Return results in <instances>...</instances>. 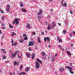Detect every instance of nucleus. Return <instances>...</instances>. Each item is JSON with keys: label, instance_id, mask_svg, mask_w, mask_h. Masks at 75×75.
I'll return each instance as SVG.
<instances>
[{"label": "nucleus", "instance_id": "423d86ee", "mask_svg": "<svg viewBox=\"0 0 75 75\" xmlns=\"http://www.w3.org/2000/svg\"><path fill=\"white\" fill-rule=\"evenodd\" d=\"M61 3L62 6H63L64 7H66V6H67V3H66L65 2L63 1Z\"/></svg>", "mask_w": 75, "mask_h": 75}, {"label": "nucleus", "instance_id": "58836bf2", "mask_svg": "<svg viewBox=\"0 0 75 75\" xmlns=\"http://www.w3.org/2000/svg\"><path fill=\"white\" fill-rule=\"evenodd\" d=\"M23 37H26V34L24 33L23 34Z\"/></svg>", "mask_w": 75, "mask_h": 75}, {"label": "nucleus", "instance_id": "1a4fd4ad", "mask_svg": "<svg viewBox=\"0 0 75 75\" xmlns=\"http://www.w3.org/2000/svg\"><path fill=\"white\" fill-rule=\"evenodd\" d=\"M35 57V54L34 53H33L32 54V59H34V57Z\"/></svg>", "mask_w": 75, "mask_h": 75}, {"label": "nucleus", "instance_id": "6e6552de", "mask_svg": "<svg viewBox=\"0 0 75 75\" xmlns=\"http://www.w3.org/2000/svg\"><path fill=\"white\" fill-rule=\"evenodd\" d=\"M42 13V11L41 10H40V12L37 13V15H41Z\"/></svg>", "mask_w": 75, "mask_h": 75}, {"label": "nucleus", "instance_id": "79ce46f5", "mask_svg": "<svg viewBox=\"0 0 75 75\" xmlns=\"http://www.w3.org/2000/svg\"><path fill=\"white\" fill-rule=\"evenodd\" d=\"M9 7H10V5H7V8H9Z\"/></svg>", "mask_w": 75, "mask_h": 75}, {"label": "nucleus", "instance_id": "09e8293b", "mask_svg": "<svg viewBox=\"0 0 75 75\" xmlns=\"http://www.w3.org/2000/svg\"><path fill=\"white\" fill-rule=\"evenodd\" d=\"M59 36H57V40H59Z\"/></svg>", "mask_w": 75, "mask_h": 75}, {"label": "nucleus", "instance_id": "13d9d810", "mask_svg": "<svg viewBox=\"0 0 75 75\" xmlns=\"http://www.w3.org/2000/svg\"><path fill=\"white\" fill-rule=\"evenodd\" d=\"M5 62H6V63H8V61H6Z\"/></svg>", "mask_w": 75, "mask_h": 75}, {"label": "nucleus", "instance_id": "e433bc0d", "mask_svg": "<svg viewBox=\"0 0 75 75\" xmlns=\"http://www.w3.org/2000/svg\"><path fill=\"white\" fill-rule=\"evenodd\" d=\"M47 40V38H44V40H45V42H47V40Z\"/></svg>", "mask_w": 75, "mask_h": 75}, {"label": "nucleus", "instance_id": "de8ad7c7", "mask_svg": "<svg viewBox=\"0 0 75 75\" xmlns=\"http://www.w3.org/2000/svg\"><path fill=\"white\" fill-rule=\"evenodd\" d=\"M15 23L16 22H15V21H14L12 23V24L13 25V24H15Z\"/></svg>", "mask_w": 75, "mask_h": 75}, {"label": "nucleus", "instance_id": "49530a36", "mask_svg": "<svg viewBox=\"0 0 75 75\" xmlns=\"http://www.w3.org/2000/svg\"><path fill=\"white\" fill-rule=\"evenodd\" d=\"M4 16L2 17V20H4Z\"/></svg>", "mask_w": 75, "mask_h": 75}, {"label": "nucleus", "instance_id": "c85d7f7f", "mask_svg": "<svg viewBox=\"0 0 75 75\" xmlns=\"http://www.w3.org/2000/svg\"><path fill=\"white\" fill-rule=\"evenodd\" d=\"M50 26H51V25H49L48 26V27H47V30H48L50 29Z\"/></svg>", "mask_w": 75, "mask_h": 75}, {"label": "nucleus", "instance_id": "412c9836", "mask_svg": "<svg viewBox=\"0 0 75 75\" xmlns=\"http://www.w3.org/2000/svg\"><path fill=\"white\" fill-rule=\"evenodd\" d=\"M46 40H47V41L49 42L50 41V38L48 37H47V38H46Z\"/></svg>", "mask_w": 75, "mask_h": 75}, {"label": "nucleus", "instance_id": "338daca9", "mask_svg": "<svg viewBox=\"0 0 75 75\" xmlns=\"http://www.w3.org/2000/svg\"><path fill=\"white\" fill-rule=\"evenodd\" d=\"M69 65H72V63H70Z\"/></svg>", "mask_w": 75, "mask_h": 75}, {"label": "nucleus", "instance_id": "c03bdc74", "mask_svg": "<svg viewBox=\"0 0 75 75\" xmlns=\"http://www.w3.org/2000/svg\"><path fill=\"white\" fill-rule=\"evenodd\" d=\"M1 25H2V26H3V27L5 26V25L4 24H2Z\"/></svg>", "mask_w": 75, "mask_h": 75}, {"label": "nucleus", "instance_id": "774afa93", "mask_svg": "<svg viewBox=\"0 0 75 75\" xmlns=\"http://www.w3.org/2000/svg\"><path fill=\"white\" fill-rule=\"evenodd\" d=\"M1 33V31L0 30V34Z\"/></svg>", "mask_w": 75, "mask_h": 75}, {"label": "nucleus", "instance_id": "ea45409f", "mask_svg": "<svg viewBox=\"0 0 75 75\" xmlns=\"http://www.w3.org/2000/svg\"><path fill=\"white\" fill-rule=\"evenodd\" d=\"M42 59H43L44 60H45V59H46L45 57H43L42 58Z\"/></svg>", "mask_w": 75, "mask_h": 75}, {"label": "nucleus", "instance_id": "4c0bfd02", "mask_svg": "<svg viewBox=\"0 0 75 75\" xmlns=\"http://www.w3.org/2000/svg\"><path fill=\"white\" fill-rule=\"evenodd\" d=\"M21 7H22L23 6V3L21 2Z\"/></svg>", "mask_w": 75, "mask_h": 75}, {"label": "nucleus", "instance_id": "9d476101", "mask_svg": "<svg viewBox=\"0 0 75 75\" xmlns=\"http://www.w3.org/2000/svg\"><path fill=\"white\" fill-rule=\"evenodd\" d=\"M26 55L27 57H28V58L30 57V54H29L27 53L26 54Z\"/></svg>", "mask_w": 75, "mask_h": 75}, {"label": "nucleus", "instance_id": "39448f33", "mask_svg": "<svg viewBox=\"0 0 75 75\" xmlns=\"http://www.w3.org/2000/svg\"><path fill=\"white\" fill-rule=\"evenodd\" d=\"M20 20V19L18 18H15L14 20V21L15 22L16 24H18V21Z\"/></svg>", "mask_w": 75, "mask_h": 75}, {"label": "nucleus", "instance_id": "a211bd4d", "mask_svg": "<svg viewBox=\"0 0 75 75\" xmlns=\"http://www.w3.org/2000/svg\"><path fill=\"white\" fill-rule=\"evenodd\" d=\"M38 43H41V40H40V38H38Z\"/></svg>", "mask_w": 75, "mask_h": 75}, {"label": "nucleus", "instance_id": "f8f14e48", "mask_svg": "<svg viewBox=\"0 0 75 75\" xmlns=\"http://www.w3.org/2000/svg\"><path fill=\"white\" fill-rule=\"evenodd\" d=\"M59 49H60V50H62L63 51H65V50H64L62 49L61 46L60 45H59Z\"/></svg>", "mask_w": 75, "mask_h": 75}, {"label": "nucleus", "instance_id": "cd10ccee", "mask_svg": "<svg viewBox=\"0 0 75 75\" xmlns=\"http://www.w3.org/2000/svg\"><path fill=\"white\" fill-rule=\"evenodd\" d=\"M23 56V54H22V53H21V56L20 57L18 55V58H21V56Z\"/></svg>", "mask_w": 75, "mask_h": 75}, {"label": "nucleus", "instance_id": "3c124183", "mask_svg": "<svg viewBox=\"0 0 75 75\" xmlns=\"http://www.w3.org/2000/svg\"><path fill=\"white\" fill-rule=\"evenodd\" d=\"M58 25H59L60 26H61V23H58Z\"/></svg>", "mask_w": 75, "mask_h": 75}, {"label": "nucleus", "instance_id": "c756f323", "mask_svg": "<svg viewBox=\"0 0 75 75\" xmlns=\"http://www.w3.org/2000/svg\"><path fill=\"white\" fill-rule=\"evenodd\" d=\"M38 20H40V19H41V17L40 16H39L38 17Z\"/></svg>", "mask_w": 75, "mask_h": 75}, {"label": "nucleus", "instance_id": "f3484780", "mask_svg": "<svg viewBox=\"0 0 75 75\" xmlns=\"http://www.w3.org/2000/svg\"><path fill=\"white\" fill-rule=\"evenodd\" d=\"M67 54H68L69 55V56H71V52H70L68 51H67Z\"/></svg>", "mask_w": 75, "mask_h": 75}, {"label": "nucleus", "instance_id": "20e7f679", "mask_svg": "<svg viewBox=\"0 0 75 75\" xmlns=\"http://www.w3.org/2000/svg\"><path fill=\"white\" fill-rule=\"evenodd\" d=\"M33 45H34V42L31 41L30 42L29 45H28V47L33 46Z\"/></svg>", "mask_w": 75, "mask_h": 75}, {"label": "nucleus", "instance_id": "0eeeda50", "mask_svg": "<svg viewBox=\"0 0 75 75\" xmlns=\"http://www.w3.org/2000/svg\"><path fill=\"white\" fill-rule=\"evenodd\" d=\"M26 27L27 28H28V29H30L31 28V27L30 26V24L28 23L26 25Z\"/></svg>", "mask_w": 75, "mask_h": 75}, {"label": "nucleus", "instance_id": "a878e982", "mask_svg": "<svg viewBox=\"0 0 75 75\" xmlns=\"http://www.w3.org/2000/svg\"><path fill=\"white\" fill-rule=\"evenodd\" d=\"M59 42H62V40L61 39H59Z\"/></svg>", "mask_w": 75, "mask_h": 75}, {"label": "nucleus", "instance_id": "4be33fe9", "mask_svg": "<svg viewBox=\"0 0 75 75\" xmlns=\"http://www.w3.org/2000/svg\"><path fill=\"white\" fill-rule=\"evenodd\" d=\"M41 53L42 55H43V56H45V53L44 52H41Z\"/></svg>", "mask_w": 75, "mask_h": 75}, {"label": "nucleus", "instance_id": "5701e85b", "mask_svg": "<svg viewBox=\"0 0 75 75\" xmlns=\"http://www.w3.org/2000/svg\"><path fill=\"white\" fill-rule=\"evenodd\" d=\"M9 27L10 28H13V27L12 26V25H11L10 23H9Z\"/></svg>", "mask_w": 75, "mask_h": 75}, {"label": "nucleus", "instance_id": "37998d69", "mask_svg": "<svg viewBox=\"0 0 75 75\" xmlns=\"http://www.w3.org/2000/svg\"><path fill=\"white\" fill-rule=\"evenodd\" d=\"M32 34H33V35H35V32H33L32 33Z\"/></svg>", "mask_w": 75, "mask_h": 75}, {"label": "nucleus", "instance_id": "f704fd0d", "mask_svg": "<svg viewBox=\"0 0 75 75\" xmlns=\"http://www.w3.org/2000/svg\"><path fill=\"white\" fill-rule=\"evenodd\" d=\"M21 74H22V75H25V72H22L21 73Z\"/></svg>", "mask_w": 75, "mask_h": 75}, {"label": "nucleus", "instance_id": "680f3d73", "mask_svg": "<svg viewBox=\"0 0 75 75\" xmlns=\"http://www.w3.org/2000/svg\"><path fill=\"white\" fill-rule=\"evenodd\" d=\"M70 45H71V47H73V44H71Z\"/></svg>", "mask_w": 75, "mask_h": 75}, {"label": "nucleus", "instance_id": "bf43d9fd", "mask_svg": "<svg viewBox=\"0 0 75 75\" xmlns=\"http://www.w3.org/2000/svg\"><path fill=\"white\" fill-rule=\"evenodd\" d=\"M50 59V57H48V60H49V59Z\"/></svg>", "mask_w": 75, "mask_h": 75}, {"label": "nucleus", "instance_id": "72a5a7b5", "mask_svg": "<svg viewBox=\"0 0 75 75\" xmlns=\"http://www.w3.org/2000/svg\"><path fill=\"white\" fill-rule=\"evenodd\" d=\"M3 59H6V57L4 56V55H3Z\"/></svg>", "mask_w": 75, "mask_h": 75}, {"label": "nucleus", "instance_id": "864d4df0", "mask_svg": "<svg viewBox=\"0 0 75 75\" xmlns=\"http://www.w3.org/2000/svg\"><path fill=\"white\" fill-rule=\"evenodd\" d=\"M41 34L42 35H44V33L42 32L41 33Z\"/></svg>", "mask_w": 75, "mask_h": 75}, {"label": "nucleus", "instance_id": "4468645a", "mask_svg": "<svg viewBox=\"0 0 75 75\" xmlns=\"http://www.w3.org/2000/svg\"><path fill=\"white\" fill-rule=\"evenodd\" d=\"M37 61L39 62H40V64H42V62H41V61L38 58L37 59Z\"/></svg>", "mask_w": 75, "mask_h": 75}, {"label": "nucleus", "instance_id": "a18cd8bd", "mask_svg": "<svg viewBox=\"0 0 75 75\" xmlns=\"http://www.w3.org/2000/svg\"><path fill=\"white\" fill-rule=\"evenodd\" d=\"M70 13L71 14H72L73 12H72V11H70Z\"/></svg>", "mask_w": 75, "mask_h": 75}, {"label": "nucleus", "instance_id": "f03ea898", "mask_svg": "<svg viewBox=\"0 0 75 75\" xmlns=\"http://www.w3.org/2000/svg\"><path fill=\"white\" fill-rule=\"evenodd\" d=\"M36 62L35 68L36 69H38L40 68V64L37 62Z\"/></svg>", "mask_w": 75, "mask_h": 75}, {"label": "nucleus", "instance_id": "052dcab7", "mask_svg": "<svg viewBox=\"0 0 75 75\" xmlns=\"http://www.w3.org/2000/svg\"><path fill=\"white\" fill-rule=\"evenodd\" d=\"M48 47H49V48H50V47H51V46L50 45H48Z\"/></svg>", "mask_w": 75, "mask_h": 75}, {"label": "nucleus", "instance_id": "393cba45", "mask_svg": "<svg viewBox=\"0 0 75 75\" xmlns=\"http://www.w3.org/2000/svg\"><path fill=\"white\" fill-rule=\"evenodd\" d=\"M23 39L24 40H27L28 38H27V37L26 36Z\"/></svg>", "mask_w": 75, "mask_h": 75}, {"label": "nucleus", "instance_id": "4d7b16f0", "mask_svg": "<svg viewBox=\"0 0 75 75\" xmlns=\"http://www.w3.org/2000/svg\"><path fill=\"white\" fill-rule=\"evenodd\" d=\"M13 42H14V41L13 40H12L11 43H13Z\"/></svg>", "mask_w": 75, "mask_h": 75}, {"label": "nucleus", "instance_id": "69168bd1", "mask_svg": "<svg viewBox=\"0 0 75 75\" xmlns=\"http://www.w3.org/2000/svg\"><path fill=\"white\" fill-rule=\"evenodd\" d=\"M50 11H53L52 9H50Z\"/></svg>", "mask_w": 75, "mask_h": 75}, {"label": "nucleus", "instance_id": "e2e57ef3", "mask_svg": "<svg viewBox=\"0 0 75 75\" xmlns=\"http://www.w3.org/2000/svg\"><path fill=\"white\" fill-rule=\"evenodd\" d=\"M10 75H12V73H10Z\"/></svg>", "mask_w": 75, "mask_h": 75}, {"label": "nucleus", "instance_id": "0e129e2a", "mask_svg": "<svg viewBox=\"0 0 75 75\" xmlns=\"http://www.w3.org/2000/svg\"><path fill=\"white\" fill-rule=\"evenodd\" d=\"M70 35L71 37H72V34L71 33H70Z\"/></svg>", "mask_w": 75, "mask_h": 75}, {"label": "nucleus", "instance_id": "5fc2aeb1", "mask_svg": "<svg viewBox=\"0 0 75 75\" xmlns=\"http://www.w3.org/2000/svg\"><path fill=\"white\" fill-rule=\"evenodd\" d=\"M1 51H4V49H2V50H1Z\"/></svg>", "mask_w": 75, "mask_h": 75}, {"label": "nucleus", "instance_id": "7ed1b4c3", "mask_svg": "<svg viewBox=\"0 0 75 75\" xmlns=\"http://www.w3.org/2000/svg\"><path fill=\"white\" fill-rule=\"evenodd\" d=\"M17 53V51H16L14 54L13 53H11V55L13 58H14V57H16V56Z\"/></svg>", "mask_w": 75, "mask_h": 75}, {"label": "nucleus", "instance_id": "6e6d98bb", "mask_svg": "<svg viewBox=\"0 0 75 75\" xmlns=\"http://www.w3.org/2000/svg\"><path fill=\"white\" fill-rule=\"evenodd\" d=\"M2 39H4V36L3 35H2Z\"/></svg>", "mask_w": 75, "mask_h": 75}, {"label": "nucleus", "instance_id": "2eb2a0df", "mask_svg": "<svg viewBox=\"0 0 75 75\" xmlns=\"http://www.w3.org/2000/svg\"><path fill=\"white\" fill-rule=\"evenodd\" d=\"M22 11L24 13L26 12V10L24 9V8H22L21 9Z\"/></svg>", "mask_w": 75, "mask_h": 75}, {"label": "nucleus", "instance_id": "603ef678", "mask_svg": "<svg viewBox=\"0 0 75 75\" xmlns=\"http://www.w3.org/2000/svg\"><path fill=\"white\" fill-rule=\"evenodd\" d=\"M73 33L75 35V32L74 31H73Z\"/></svg>", "mask_w": 75, "mask_h": 75}, {"label": "nucleus", "instance_id": "7c9ffc66", "mask_svg": "<svg viewBox=\"0 0 75 75\" xmlns=\"http://www.w3.org/2000/svg\"><path fill=\"white\" fill-rule=\"evenodd\" d=\"M9 8H7L6 9V11L7 12H9Z\"/></svg>", "mask_w": 75, "mask_h": 75}, {"label": "nucleus", "instance_id": "8fccbe9b", "mask_svg": "<svg viewBox=\"0 0 75 75\" xmlns=\"http://www.w3.org/2000/svg\"><path fill=\"white\" fill-rule=\"evenodd\" d=\"M29 51H31V48H29Z\"/></svg>", "mask_w": 75, "mask_h": 75}, {"label": "nucleus", "instance_id": "a19ab883", "mask_svg": "<svg viewBox=\"0 0 75 75\" xmlns=\"http://www.w3.org/2000/svg\"><path fill=\"white\" fill-rule=\"evenodd\" d=\"M54 59H54V57H52V61H54Z\"/></svg>", "mask_w": 75, "mask_h": 75}, {"label": "nucleus", "instance_id": "ddd939ff", "mask_svg": "<svg viewBox=\"0 0 75 75\" xmlns=\"http://www.w3.org/2000/svg\"><path fill=\"white\" fill-rule=\"evenodd\" d=\"M19 42L20 43H22L23 42H24V40L23 39H21L19 40Z\"/></svg>", "mask_w": 75, "mask_h": 75}, {"label": "nucleus", "instance_id": "b1692460", "mask_svg": "<svg viewBox=\"0 0 75 75\" xmlns=\"http://www.w3.org/2000/svg\"><path fill=\"white\" fill-rule=\"evenodd\" d=\"M16 33H14V32H13L12 34H11V35L12 37H13L14 35H16Z\"/></svg>", "mask_w": 75, "mask_h": 75}, {"label": "nucleus", "instance_id": "f257e3e1", "mask_svg": "<svg viewBox=\"0 0 75 75\" xmlns=\"http://www.w3.org/2000/svg\"><path fill=\"white\" fill-rule=\"evenodd\" d=\"M65 68H67V69H70V72L71 74H74V71H71L72 70V69L71 67H70L69 66H66L65 67Z\"/></svg>", "mask_w": 75, "mask_h": 75}, {"label": "nucleus", "instance_id": "9b49d317", "mask_svg": "<svg viewBox=\"0 0 75 75\" xmlns=\"http://www.w3.org/2000/svg\"><path fill=\"white\" fill-rule=\"evenodd\" d=\"M52 25L53 27H55L56 26V24L54 22H53L52 23Z\"/></svg>", "mask_w": 75, "mask_h": 75}, {"label": "nucleus", "instance_id": "c9c22d12", "mask_svg": "<svg viewBox=\"0 0 75 75\" xmlns=\"http://www.w3.org/2000/svg\"><path fill=\"white\" fill-rule=\"evenodd\" d=\"M1 13H4V11H3V10H1Z\"/></svg>", "mask_w": 75, "mask_h": 75}, {"label": "nucleus", "instance_id": "dca6fc26", "mask_svg": "<svg viewBox=\"0 0 75 75\" xmlns=\"http://www.w3.org/2000/svg\"><path fill=\"white\" fill-rule=\"evenodd\" d=\"M59 71L60 72H63L64 71V69L61 68L60 69Z\"/></svg>", "mask_w": 75, "mask_h": 75}, {"label": "nucleus", "instance_id": "2f4dec72", "mask_svg": "<svg viewBox=\"0 0 75 75\" xmlns=\"http://www.w3.org/2000/svg\"><path fill=\"white\" fill-rule=\"evenodd\" d=\"M62 33H63V34H65L66 33V30H64V31H63Z\"/></svg>", "mask_w": 75, "mask_h": 75}, {"label": "nucleus", "instance_id": "6ab92c4d", "mask_svg": "<svg viewBox=\"0 0 75 75\" xmlns=\"http://www.w3.org/2000/svg\"><path fill=\"white\" fill-rule=\"evenodd\" d=\"M28 71H29V68L27 67L25 70V72H28Z\"/></svg>", "mask_w": 75, "mask_h": 75}, {"label": "nucleus", "instance_id": "473e14b6", "mask_svg": "<svg viewBox=\"0 0 75 75\" xmlns=\"http://www.w3.org/2000/svg\"><path fill=\"white\" fill-rule=\"evenodd\" d=\"M22 65H21L20 66V70H21V69L22 68Z\"/></svg>", "mask_w": 75, "mask_h": 75}, {"label": "nucleus", "instance_id": "bb28decb", "mask_svg": "<svg viewBox=\"0 0 75 75\" xmlns=\"http://www.w3.org/2000/svg\"><path fill=\"white\" fill-rule=\"evenodd\" d=\"M14 65H18V63L16 62H14Z\"/></svg>", "mask_w": 75, "mask_h": 75}, {"label": "nucleus", "instance_id": "aec40b11", "mask_svg": "<svg viewBox=\"0 0 75 75\" xmlns=\"http://www.w3.org/2000/svg\"><path fill=\"white\" fill-rule=\"evenodd\" d=\"M12 45H14L16 46V45H17V43L16 42H15L13 43L12 44Z\"/></svg>", "mask_w": 75, "mask_h": 75}]
</instances>
